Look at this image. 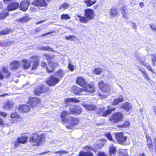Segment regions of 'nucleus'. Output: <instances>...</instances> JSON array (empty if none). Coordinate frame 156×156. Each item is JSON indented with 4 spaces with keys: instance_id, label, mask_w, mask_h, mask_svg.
<instances>
[{
    "instance_id": "obj_1",
    "label": "nucleus",
    "mask_w": 156,
    "mask_h": 156,
    "mask_svg": "<svg viewBox=\"0 0 156 156\" xmlns=\"http://www.w3.org/2000/svg\"><path fill=\"white\" fill-rule=\"evenodd\" d=\"M39 57L37 56L33 55L30 57L28 60L23 59L22 61V64L25 69H28L32 65L31 69L33 70L36 69L39 64Z\"/></svg>"
},
{
    "instance_id": "obj_2",
    "label": "nucleus",
    "mask_w": 156,
    "mask_h": 156,
    "mask_svg": "<svg viewBox=\"0 0 156 156\" xmlns=\"http://www.w3.org/2000/svg\"><path fill=\"white\" fill-rule=\"evenodd\" d=\"M76 83L82 87L84 89L86 88V90H89V92L93 93L94 92L95 87L93 83H87L85 79L83 77H79L77 78Z\"/></svg>"
},
{
    "instance_id": "obj_3",
    "label": "nucleus",
    "mask_w": 156,
    "mask_h": 156,
    "mask_svg": "<svg viewBox=\"0 0 156 156\" xmlns=\"http://www.w3.org/2000/svg\"><path fill=\"white\" fill-rule=\"evenodd\" d=\"M99 87L101 91V93L98 94V96L101 99L105 98L110 94V87L107 84H105L103 81H101L98 83Z\"/></svg>"
},
{
    "instance_id": "obj_4",
    "label": "nucleus",
    "mask_w": 156,
    "mask_h": 156,
    "mask_svg": "<svg viewBox=\"0 0 156 156\" xmlns=\"http://www.w3.org/2000/svg\"><path fill=\"white\" fill-rule=\"evenodd\" d=\"M45 136L44 133L41 134L37 133L32 134L29 139L30 142L36 143L38 146L41 144L45 141Z\"/></svg>"
},
{
    "instance_id": "obj_5",
    "label": "nucleus",
    "mask_w": 156,
    "mask_h": 156,
    "mask_svg": "<svg viewBox=\"0 0 156 156\" xmlns=\"http://www.w3.org/2000/svg\"><path fill=\"white\" fill-rule=\"evenodd\" d=\"M85 89L86 88H85ZM71 91L76 95H87L90 93L89 90L81 89L76 86H73L71 89Z\"/></svg>"
},
{
    "instance_id": "obj_6",
    "label": "nucleus",
    "mask_w": 156,
    "mask_h": 156,
    "mask_svg": "<svg viewBox=\"0 0 156 156\" xmlns=\"http://www.w3.org/2000/svg\"><path fill=\"white\" fill-rule=\"evenodd\" d=\"M123 119V115L121 112H116L113 114L109 119L112 122L116 123L119 122Z\"/></svg>"
},
{
    "instance_id": "obj_7",
    "label": "nucleus",
    "mask_w": 156,
    "mask_h": 156,
    "mask_svg": "<svg viewBox=\"0 0 156 156\" xmlns=\"http://www.w3.org/2000/svg\"><path fill=\"white\" fill-rule=\"evenodd\" d=\"M80 119L73 117H69L68 122H66V126L69 129H71L74 126L78 125L79 123Z\"/></svg>"
},
{
    "instance_id": "obj_8",
    "label": "nucleus",
    "mask_w": 156,
    "mask_h": 156,
    "mask_svg": "<svg viewBox=\"0 0 156 156\" xmlns=\"http://www.w3.org/2000/svg\"><path fill=\"white\" fill-rule=\"evenodd\" d=\"M69 113L72 114L79 115L82 112V109L80 106L79 105H70L69 106Z\"/></svg>"
},
{
    "instance_id": "obj_9",
    "label": "nucleus",
    "mask_w": 156,
    "mask_h": 156,
    "mask_svg": "<svg viewBox=\"0 0 156 156\" xmlns=\"http://www.w3.org/2000/svg\"><path fill=\"white\" fill-rule=\"evenodd\" d=\"M115 136L118 143L121 144L124 143L127 139V137L124 136L122 133H115Z\"/></svg>"
},
{
    "instance_id": "obj_10",
    "label": "nucleus",
    "mask_w": 156,
    "mask_h": 156,
    "mask_svg": "<svg viewBox=\"0 0 156 156\" xmlns=\"http://www.w3.org/2000/svg\"><path fill=\"white\" fill-rule=\"evenodd\" d=\"M60 80V79L55 76H52L48 78L46 82L49 86H54L58 83Z\"/></svg>"
},
{
    "instance_id": "obj_11",
    "label": "nucleus",
    "mask_w": 156,
    "mask_h": 156,
    "mask_svg": "<svg viewBox=\"0 0 156 156\" xmlns=\"http://www.w3.org/2000/svg\"><path fill=\"white\" fill-rule=\"evenodd\" d=\"M10 117L12 119L11 122L14 123L22 121V119L20 117L18 113L16 112H13L10 114Z\"/></svg>"
},
{
    "instance_id": "obj_12",
    "label": "nucleus",
    "mask_w": 156,
    "mask_h": 156,
    "mask_svg": "<svg viewBox=\"0 0 156 156\" xmlns=\"http://www.w3.org/2000/svg\"><path fill=\"white\" fill-rule=\"evenodd\" d=\"M115 110V108H110L109 106H108V109L106 111H105L102 108H101L99 109V111L98 112V114L104 117H106L108 115L111 113L113 111Z\"/></svg>"
},
{
    "instance_id": "obj_13",
    "label": "nucleus",
    "mask_w": 156,
    "mask_h": 156,
    "mask_svg": "<svg viewBox=\"0 0 156 156\" xmlns=\"http://www.w3.org/2000/svg\"><path fill=\"white\" fill-rule=\"evenodd\" d=\"M84 148L85 150H87V151L86 152L83 151H80L79 156H93V153L90 151L92 150L91 147L89 146H86Z\"/></svg>"
},
{
    "instance_id": "obj_14",
    "label": "nucleus",
    "mask_w": 156,
    "mask_h": 156,
    "mask_svg": "<svg viewBox=\"0 0 156 156\" xmlns=\"http://www.w3.org/2000/svg\"><path fill=\"white\" fill-rule=\"evenodd\" d=\"M41 102L40 99L37 98H30L29 100V104L32 107H35L37 104L40 103Z\"/></svg>"
},
{
    "instance_id": "obj_15",
    "label": "nucleus",
    "mask_w": 156,
    "mask_h": 156,
    "mask_svg": "<svg viewBox=\"0 0 156 156\" xmlns=\"http://www.w3.org/2000/svg\"><path fill=\"white\" fill-rule=\"evenodd\" d=\"M85 16L89 20H93L94 19L95 14L93 10H85Z\"/></svg>"
},
{
    "instance_id": "obj_16",
    "label": "nucleus",
    "mask_w": 156,
    "mask_h": 156,
    "mask_svg": "<svg viewBox=\"0 0 156 156\" xmlns=\"http://www.w3.org/2000/svg\"><path fill=\"white\" fill-rule=\"evenodd\" d=\"M117 151V147L113 144H111L109 147L108 153L110 156H115Z\"/></svg>"
},
{
    "instance_id": "obj_17",
    "label": "nucleus",
    "mask_w": 156,
    "mask_h": 156,
    "mask_svg": "<svg viewBox=\"0 0 156 156\" xmlns=\"http://www.w3.org/2000/svg\"><path fill=\"white\" fill-rule=\"evenodd\" d=\"M32 4L38 6L46 7L47 6V4L45 0H34Z\"/></svg>"
},
{
    "instance_id": "obj_18",
    "label": "nucleus",
    "mask_w": 156,
    "mask_h": 156,
    "mask_svg": "<svg viewBox=\"0 0 156 156\" xmlns=\"http://www.w3.org/2000/svg\"><path fill=\"white\" fill-rule=\"evenodd\" d=\"M138 69L142 73L144 78L147 81H149L150 80V78L145 69L143 67L141 68L139 66H138Z\"/></svg>"
},
{
    "instance_id": "obj_19",
    "label": "nucleus",
    "mask_w": 156,
    "mask_h": 156,
    "mask_svg": "<svg viewBox=\"0 0 156 156\" xmlns=\"http://www.w3.org/2000/svg\"><path fill=\"white\" fill-rule=\"evenodd\" d=\"M28 139V137L24 135L23 136L20 137L18 138L16 142H14V145L16 147H17L19 145L18 143H22L24 144L27 142V140Z\"/></svg>"
},
{
    "instance_id": "obj_20",
    "label": "nucleus",
    "mask_w": 156,
    "mask_h": 156,
    "mask_svg": "<svg viewBox=\"0 0 156 156\" xmlns=\"http://www.w3.org/2000/svg\"><path fill=\"white\" fill-rule=\"evenodd\" d=\"M75 17L76 20H79L81 23H87L89 22V20L86 17L82 16L79 15H76Z\"/></svg>"
},
{
    "instance_id": "obj_21",
    "label": "nucleus",
    "mask_w": 156,
    "mask_h": 156,
    "mask_svg": "<svg viewBox=\"0 0 156 156\" xmlns=\"http://www.w3.org/2000/svg\"><path fill=\"white\" fill-rule=\"evenodd\" d=\"M71 114L69 113V112L67 111H64L61 113L60 116L62 121L64 123H66L68 121V119H67L65 117L66 116L68 115Z\"/></svg>"
},
{
    "instance_id": "obj_22",
    "label": "nucleus",
    "mask_w": 156,
    "mask_h": 156,
    "mask_svg": "<svg viewBox=\"0 0 156 156\" xmlns=\"http://www.w3.org/2000/svg\"><path fill=\"white\" fill-rule=\"evenodd\" d=\"M49 66L50 67V70L48 69V73H52L54 71L55 67L58 66V64L56 62L49 61L48 62Z\"/></svg>"
},
{
    "instance_id": "obj_23",
    "label": "nucleus",
    "mask_w": 156,
    "mask_h": 156,
    "mask_svg": "<svg viewBox=\"0 0 156 156\" xmlns=\"http://www.w3.org/2000/svg\"><path fill=\"white\" fill-rule=\"evenodd\" d=\"M20 63L18 61L12 62L9 65V68L12 70L17 69L20 66Z\"/></svg>"
},
{
    "instance_id": "obj_24",
    "label": "nucleus",
    "mask_w": 156,
    "mask_h": 156,
    "mask_svg": "<svg viewBox=\"0 0 156 156\" xmlns=\"http://www.w3.org/2000/svg\"><path fill=\"white\" fill-rule=\"evenodd\" d=\"M18 109L24 112H27L30 111V108L29 106L24 105L19 106L18 107Z\"/></svg>"
},
{
    "instance_id": "obj_25",
    "label": "nucleus",
    "mask_w": 156,
    "mask_h": 156,
    "mask_svg": "<svg viewBox=\"0 0 156 156\" xmlns=\"http://www.w3.org/2000/svg\"><path fill=\"white\" fill-rule=\"evenodd\" d=\"M122 107L125 111L128 112L132 108V106L130 103L126 102L122 104Z\"/></svg>"
},
{
    "instance_id": "obj_26",
    "label": "nucleus",
    "mask_w": 156,
    "mask_h": 156,
    "mask_svg": "<svg viewBox=\"0 0 156 156\" xmlns=\"http://www.w3.org/2000/svg\"><path fill=\"white\" fill-rule=\"evenodd\" d=\"M79 101H80L77 99L76 98H71L65 99L64 103L65 104L66 106L71 102L78 103L79 102Z\"/></svg>"
},
{
    "instance_id": "obj_27",
    "label": "nucleus",
    "mask_w": 156,
    "mask_h": 156,
    "mask_svg": "<svg viewBox=\"0 0 156 156\" xmlns=\"http://www.w3.org/2000/svg\"><path fill=\"white\" fill-rule=\"evenodd\" d=\"M44 86H40L36 88L34 91L35 94L37 95H39L41 93L45 92L46 90H44Z\"/></svg>"
},
{
    "instance_id": "obj_28",
    "label": "nucleus",
    "mask_w": 156,
    "mask_h": 156,
    "mask_svg": "<svg viewBox=\"0 0 156 156\" xmlns=\"http://www.w3.org/2000/svg\"><path fill=\"white\" fill-rule=\"evenodd\" d=\"M29 4V3L27 1L22 2L20 6V10H27Z\"/></svg>"
},
{
    "instance_id": "obj_29",
    "label": "nucleus",
    "mask_w": 156,
    "mask_h": 156,
    "mask_svg": "<svg viewBox=\"0 0 156 156\" xmlns=\"http://www.w3.org/2000/svg\"><path fill=\"white\" fill-rule=\"evenodd\" d=\"M19 6V4L17 2L12 3L8 6L7 10H15Z\"/></svg>"
},
{
    "instance_id": "obj_30",
    "label": "nucleus",
    "mask_w": 156,
    "mask_h": 156,
    "mask_svg": "<svg viewBox=\"0 0 156 156\" xmlns=\"http://www.w3.org/2000/svg\"><path fill=\"white\" fill-rule=\"evenodd\" d=\"M81 105L88 110L91 111L95 108V106L94 105L86 104L85 103L83 102Z\"/></svg>"
},
{
    "instance_id": "obj_31",
    "label": "nucleus",
    "mask_w": 156,
    "mask_h": 156,
    "mask_svg": "<svg viewBox=\"0 0 156 156\" xmlns=\"http://www.w3.org/2000/svg\"><path fill=\"white\" fill-rule=\"evenodd\" d=\"M139 60L144 66L146 67L147 69L149 71H151L153 73H155V72L153 71V69L151 68V66H150L148 63H145L144 61H142V60L140 59H139Z\"/></svg>"
},
{
    "instance_id": "obj_32",
    "label": "nucleus",
    "mask_w": 156,
    "mask_h": 156,
    "mask_svg": "<svg viewBox=\"0 0 156 156\" xmlns=\"http://www.w3.org/2000/svg\"><path fill=\"white\" fill-rule=\"evenodd\" d=\"M48 153H50V154H55V153H57L58 154H60V155L59 156H61V154H67L68 153V152L65 151V150H62V151H55V152H44L42 154H46Z\"/></svg>"
},
{
    "instance_id": "obj_33",
    "label": "nucleus",
    "mask_w": 156,
    "mask_h": 156,
    "mask_svg": "<svg viewBox=\"0 0 156 156\" xmlns=\"http://www.w3.org/2000/svg\"><path fill=\"white\" fill-rule=\"evenodd\" d=\"M123 99L122 95L119 96L118 99H115L114 101L112 102V105H116L119 103L123 102Z\"/></svg>"
},
{
    "instance_id": "obj_34",
    "label": "nucleus",
    "mask_w": 156,
    "mask_h": 156,
    "mask_svg": "<svg viewBox=\"0 0 156 156\" xmlns=\"http://www.w3.org/2000/svg\"><path fill=\"white\" fill-rule=\"evenodd\" d=\"M65 74V73L63 70L60 69L57 71L55 73V75L58 76V78L60 79V80Z\"/></svg>"
},
{
    "instance_id": "obj_35",
    "label": "nucleus",
    "mask_w": 156,
    "mask_h": 156,
    "mask_svg": "<svg viewBox=\"0 0 156 156\" xmlns=\"http://www.w3.org/2000/svg\"><path fill=\"white\" fill-rule=\"evenodd\" d=\"M146 139L147 140V145L149 149L151 148L153 145L152 144V141L151 137L148 136L146 135Z\"/></svg>"
},
{
    "instance_id": "obj_36",
    "label": "nucleus",
    "mask_w": 156,
    "mask_h": 156,
    "mask_svg": "<svg viewBox=\"0 0 156 156\" xmlns=\"http://www.w3.org/2000/svg\"><path fill=\"white\" fill-rule=\"evenodd\" d=\"M83 2L87 6H91L96 3V0L92 1L91 0H83Z\"/></svg>"
},
{
    "instance_id": "obj_37",
    "label": "nucleus",
    "mask_w": 156,
    "mask_h": 156,
    "mask_svg": "<svg viewBox=\"0 0 156 156\" xmlns=\"http://www.w3.org/2000/svg\"><path fill=\"white\" fill-rule=\"evenodd\" d=\"M66 39L70 41H76L78 40V38L76 37L74 35H70L65 37Z\"/></svg>"
},
{
    "instance_id": "obj_38",
    "label": "nucleus",
    "mask_w": 156,
    "mask_h": 156,
    "mask_svg": "<svg viewBox=\"0 0 156 156\" xmlns=\"http://www.w3.org/2000/svg\"><path fill=\"white\" fill-rule=\"evenodd\" d=\"M39 49L40 50L43 51H51L54 52L56 53L57 52L56 51L53 50L51 48L49 47H41L39 48Z\"/></svg>"
},
{
    "instance_id": "obj_39",
    "label": "nucleus",
    "mask_w": 156,
    "mask_h": 156,
    "mask_svg": "<svg viewBox=\"0 0 156 156\" xmlns=\"http://www.w3.org/2000/svg\"><path fill=\"white\" fill-rule=\"evenodd\" d=\"M103 70L102 69L100 68H95L94 71L93 73L97 75H100L102 72Z\"/></svg>"
},
{
    "instance_id": "obj_40",
    "label": "nucleus",
    "mask_w": 156,
    "mask_h": 156,
    "mask_svg": "<svg viewBox=\"0 0 156 156\" xmlns=\"http://www.w3.org/2000/svg\"><path fill=\"white\" fill-rule=\"evenodd\" d=\"M8 12L6 10H3L2 12L0 13V20H2L5 18L8 15Z\"/></svg>"
},
{
    "instance_id": "obj_41",
    "label": "nucleus",
    "mask_w": 156,
    "mask_h": 156,
    "mask_svg": "<svg viewBox=\"0 0 156 156\" xmlns=\"http://www.w3.org/2000/svg\"><path fill=\"white\" fill-rule=\"evenodd\" d=\"M14 103L12 101L8 100L6 103V106L8 108H13Z\"/></svg>"
},
{
    "instance_id": "obj_42",
    "label": "nucleus",
    "mask_w": 156,
    "mask_h": 156,
    "mask_svg": "<svg viewBox=\"0 0 156 156\" xmlns=\"http://www.w3.org/2000/svg\"><path fill=\"white\" fill-rule=\"evenodd\" d=\"M3 72L5 73V76L6 78H8L10 75V73L8 69L4 67L3 68Z\"/></svg>"
},
{
    "instance_id": "obj_43",
    "label": "nucleus",
    "mask_w": 156,
    "mask_h": 156,
    "mask_svg": "<svg viewBox=\"0 0 156 156\" xmlns=\"http://www.w3.org/2000/svg\"><path fill=\"white\" fill-rule=\"evenodd\" d=\"M109 14L110 17L112 18L118 14L119 13L117 10H110Z\"/></svg>"
},
{
    "instance_id": "obj_44",
    "label": "nucleus",
    "mask_w": 156,
    "mask_h": 156,
    "mask_svg": "<svg viewBox=\"0 0 156 156\" xmlns=\"http://www.w3.org/2000/svg\"><path fill=\"white\" fill-rule=\"evenodd\" d=\"M30 19L29 17L28 16L23 17L22 18H20L17 20L19 21L20 22L22 23H24L27 22Z\"/></svg>"
},
{
    "instance_id": "obj_45",
    "label": "nucleus",
    "mask_w": 156,
    "mask_h": 156,
    "mask_svg": "<svg viewBox=\"0 0 156 156\" xmlns=\"http://www.w3.org/2000/svg\"><path fill=\"white\" fill-rule=\"evenodd\" d=\"M41 66L43 68H45L48 73V69L50 70V67H48L47 64L44 62H42L41 63Z\"/></svg>"
},
{
    "instance_id": "obj_46",
    "label": "nucleus",
    "mask_w": 156,
    "mask_h": 156,
    "mask_svg": "<svg viewBox=\"0 0 156 156\" xmlns=\"http://www.w3.org/2000/svg\"><path fill=\"white\" fill-rule=\"evenodd\" d=\"M69 5L66 3H64L61 5L59 7L60 9H66L68 8Z\"/></svg>"
},
{
    "instance_id": "obj_47",
    "label": "nucleus",
    "mask_w": 156,
    "mask_h": 156,
    "mask_svg": "<svg viewBox=\"0 0 156 156\" xmlns=\"http://www.w3.org/2000/svg\"><path fill=\"white\" fill-rule=\"evenodd\" d=\"M127 10H122L121 12L123 15V16L126 18H127L129 16V14L127 11Z\"/></svg>"
},
{
    "instance_id": "obj_48",
    "label": "nucleus",
    "mask_w": 156,
    "mask_h": 156,
    "mask_svg": "<svg viewBox=\"0 0 156 156\" xmlns=\"http://www.w3.org/2000/svg\"><path fill=\"white\" fill-rule=\"evenodd\" d=\"M129 123L128 122L126 121L122 125L119 126V127H120L126 128L129 126Z\"/></svg>"
},
{
    "instance_id": "obj_49",
    "label": "nucleus",
    "mask_w": 156,
    "mask_h": 156,
    "mask_svg": "<svg viewBox=\"0 0 156 156\" xmlns=\"http://www.w3.org/2000/svg\"><path fill=\"white\" fill-rule=\"evenodd\" d=\"M149 26L153 31L156 32V25L154 23L150 24Z\"/></svg>"
},
{
    "instance_id": "obj_50",
    "label": "nucleus",
    "mask_w": 156,
    "mask_h": 156,
    "mask_svg": "<svg viewBox=\"0 0 156 156\" xmlns=\"http://www.w3.org/2000/svg\"><path fill=\"white\" fill-rule=\"evenodd\" d=\"M9 32V31L8 29H5L0 32V35L6 34H8Z\"/></svg>"
},
{
    "instance_id": "obj_51",
    "label": "nucleus",
    "mask_w": 156,
    "mask_h": 156,
    "mask_svg": "<svg viewBox=\"0 0 156 156\" xmlns=\"http://www.w3.org/2000/svg\"><path fill=\"white\" fill-rule=\"evenodd\" d=\"M151 58L152 61L153 65H154V62H156V55H151Z\"/></svg>"
},
{
    "instance_id": "obj_52",
    "label": "nucleus",
    "mask_w": 156,
    "mask_h": 156,
    "mask_svg": "<svg viewBox=\"0 0 156 156\" xmlns=\"http://www.w3.org/2000/svg\"><path fill=\"white\" fill-rule=\"evenodd\" d=\"M62 19L68 20L70 18V17L67 14H63L61 16Z\"/></svg>"
},
{
    "instance_id": "obj_53",
    "label": "nucleus",
    "mask_w": 156,
    "mask_h": 156,
    "mask_svg": "<svg viewBox=\"0 0 156 156\" xmlns=\"http://www.w3.org/2000/svg\"><path fill=\"white\" fill-rule=\"evenodd\" d=\"M69 64L68 65V68L70 70L72 71H73L74 69V67L73 65H72L71 62L69 61Z\"/></svg>"
},
{
    "instance_id": "obj_54",
    "label": "nucleus",
    "mask_w": 156,
    "mask_h": 156,
    "mask_svg": "<svg viewBox=\"0 0 156 156\" xmlns=\"http://www.w3.org/2000/svg\"><path fill=\"white\" fill-rule=\"evenodd\" d=\"M106 136L110 140H112V136L110 133H107L105 134Z\"/></svg>"
},
{
    "instance_id": "obj_55",
    "label": "nucleus",
    "mask_w": 156,
    "mask_h": 156,
    "mask_svg": "<svg viewBox=\"0 0 156 156\" xmlns=\"http://www.w3.org/2000/svg\"><path fill=\"white\" fill-rule=\"evenodd\" d=\"M44 55L46 59L47 60L48 62H49V61H50L51 60L52 58L51 57H50L48 55H46L44 54Z\"/></svg>"
},
{
    "instance_id": "obj_56",
    "label": "nucleus",
    "mask_w": 156,
    "mask_h": 156,
    "mask_svg": "<svg viewBox=\"0 0 156 156\" xmlns=\"http://www.w3.org/2000/svg\"><path fill=\"white\" fill-rule=\"evenodd\" d=\"M0 125L4 126H8V124H5L4 123V122L2 119L0 118Z\"/></svg>"
},
{
    "instance_id": "obj_57",
    "label": "nucleus",
    "mask_w": 156,
    "mask_h": 156,
    "mask_svg": "<svg viewBox=\"0 0 156 156\" xmlns=\"http://www.w3.org/2000/svg\"><path fill=\"white\" fill-rule=\"evenodd\" d=\"M32 5L30 7L31 10H34L35 9H37L35 8V7H37L38 6L32 4Z\"/></svg>"
},
{
    "instance_id": "obj_58",
    "label": "nucleus",
    "mask_w": 156,
    "mask_h": 156,
    "mask_svg": "<svg viewBox=\"0 0 156 156\" xmlns=\"http://www.w3.org/2000/svg\"><path fill=\"white\" fill-rule=\"evenodd\" d=\"M13 0H4L3 2L5 4H8L10 2L13 1Z\"/></svg>"
},
{
    "instance_id": "obj_59",
    "label": "nucleus",
    "mask_w": 156,
    "mask_h": 156,
    "mask_svg": "<svg viewBox=\"0 0 156 156\" xmlns=\"http://www.w3.org/2000/svg\"><path fill=\"white\" fill-rule=\"evenodd\" d=\"M0 115H1L4 117H5L7 115V114L5 112H0Z\"/></svg>"
},
{
    "instance_id": "obj_60",
    "label": "nucleus",
    "mask_w": 156,
    "mask_h": 156,
    "mask_svg": "<svg viewBox=\"0 0 156 156\" xmlns=\"http://www.w3.org/2000/svg\"><path fill=\"white\" fill-rule=\"evenodd\" d=\"M131 26L134 29H136V25L134 23H132L131 24Z\"/></svg>"
},
{
    "instance_id": "obj_61",
    "label": "nucleus",
    "mask_w": 156,
    "mask_h": 156,
    "mask_svg": "<svg viewBox=\"0 0 156 156\" xmlns=\"http://www.w3.org/2000/svg\"><path fill=\"white\" fill-rule=\"evenodd\" d=\"M98 156H107L105 153L104 152H100L98 154Z\"/></svg>"
},
{
    "instance_id": "obj_62",
    "label": "nucleus",
    "mask_w": 156,
    "mask_h": 156,
    "mask_svg": "<svg viewBox=\"0 0 156 156\" xmlns=\"http://www.w3.org/2000/svg\"><path fill=\"white\" fill-rule=\"evenodd\" d=\"M4 78V76L2 73L0 71V79H3Z\"/></svg>"
},
{
    "instance_id": "obj_63",
    "label": "nucleus",
    "mask_w": 156,
    "mask_h": 156,
    "mask_svg": "<svg viewBox=\"0 0 156 156\" xmlns=\"http://www.w3.org/2000/svg\"><path fill=\"white\" fill-rule=\"evenodd\" d=\"M8 94H7V93L4 94L0 95V97H6V96H8Z\"/></svg>"
},
{
    "instance_id": "obj_64",
    "label": "nucleus",
    "mask_w": 156,
    "mask_h": 156,
    "mask_svg": "<svg viewBox=\"0 0 156 156\" xmlns=\"http://www.w3.org/2000/svg\"><path fill=\"white\" fill-rule=\"evenodd\" d=\"M45 21V20L40 21L39 22H37L36 23V24H40V23H43V22H44Z\"/></svg>"
}]
</instances>
